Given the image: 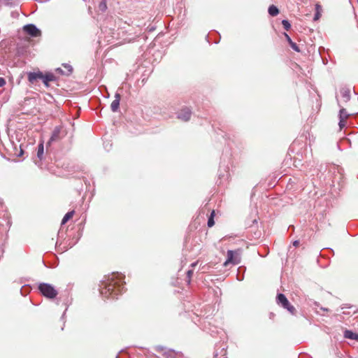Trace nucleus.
<instances>
[{
    "instance_id": "0eeeda50",
    "label": "nucleus",
    "mask_w": 358,
    "mask_h": 358,
    "mask_svg": "<svg viewBox=\"0 0 358 358\" xmlns=\"http://www.w3.org/2000/svg\"><path fill=\"white\" fill-rule=\"evenodd\" d=\"M191 115H192L191 110L189 108L185 107V108H182L178 113L177 117L182 121L187 122L190 119Z\"/></svg>"
},
{
    "instance_id": "2eb2a0df",
    "label": "nucleus",
    "mask_w": 358,
    "mask_h": 358,
    "mask_svg": "<svg viewBox=\"0 0 358 358\" xmlns=\"http://www.w3.org/2000/svg\"><path fill=\"white\" fill-rule=\"evenodd\" d=\"M63 66L66 69V71H64L60 68H58L57 69V71H58L59 73H60L62 75H69V74H71L72 73L73 68H72V66L71 65L67 64H63Z\"/></svg>"
},
{
    "instance_id": "4be33fe9",
    "label": "nucleus",
    "mask_w": 358,
    "mask_h": 358,
    "mask_svg": "<svg viewBox=\"0 0 358 358\" xmlns=\"http://www.w3.org/2000/svg\"><path fill=\"white\" fill-rule=\"evenodd\" d=\"M283 308L286 309L292 315H296V308L292 305H291L290 303H288V306H285Z\"/></svg>"
},
{
    "instance_id": "4468645a",
    "label": "nucleus",
    "mask_w": 358,
    "mask_h": 358,
    "mask_svg": "<svg viewBox=\"0 0 358 358\" xmlns=\"http://www.w3.org/2000/svg\"><path fill=\"white\" fill-rule=\"evenodd\" d=\"M344 337L358 341V334L354 333L350 330H345L344 331Z\"/></svg>"
},
{
    "instance_id": "473e14b6",
    "label": "nucleus",
    "mask_w": 358,
    "mask_h": 358,
    "mask_svg": "<svg viewBox=\"0 0 358 358\" xmlns=\"http://www.w3.org/2000/svg\"><path fill=\"white\" fill-rule=\"evenodd\" d=\"M6 1V3L8 5L13 4V0H5Z\"/></svg>"
},
{
    "instance_id": "b1692460",
    "label": "nucleus",
    "mask_w": 358,
    "mask_h": 358,
    "mask_svg": "<svg viewBox=\"0 0 358 358\" xmlns=\"http://www.w3.org/2000/svg\"><path fill=\"white\" fill-rule=\"evenodd\" d=\"M282 24L283 28L287 31L289 30L291 28V24L287 20H282Z\"/></svg>"
},
{
    "instance_id": "cd10ccee",
    "label": "nucleus",
    "mask_w": 358,
    "mask_h": 358,
    "mask_svg": "<svg viewBox=\"0 0 358 358\" xmlns=\"http://www.w3.org/2000/svg\"><path fill=\"white\" fill-rule=\"evenodd\" d=\"M6 85V80L2 78V77H0V87L4 86Z\"/></svg>"
},
{
    "instance_id": "9b49d317",
    "label": "nucleus",
    "mask_w": 358,
    "mask_h": 358,
    "mask_svg": "<svg viewBox=\"0 0 358 358\" xmlns=\"http://www.w3.org/2000/svg\"><path fill=\"white\" fill-rule=\"evenodd\" d=\"M56 76L52 73H48L46 74H43V77L42 81L45 87H49V82L55 81Z\"/></svg>"
},
{
    "instance_id": "bb28decb",
    "label": "nucleus",
    "mask_w": 358,
    "mask_h": 358,
    "mask_svg": "<svg viewBox=\"0 0 358 358\" xmlns=\"http://www.w3.org/2000/svg\"><path fill=\"white\" fill-rule=\"evenodd\" d=\"M320 16L321 13L320 12H315L313 20L316 21L320 19Z\"/></svg>"
},
{
    "instance_id": "1a4fd4ad",
    "label": "nucleus",
    "mask_w": 358,
    "mask_h": 358,
    "mask_svg": "<svg viewBox=\"0 0 358 358\" xmlns=\"http://www.w3.org/2000/svg\"><path fill=\"white\" fill-rule=\"evenodd\" d=\"M121 99V96L118 92L115 93V99L113 101L110 105V109L113 112L117 111L120 106V101Z\"/></svg>"
},
{
    "instance_id": "dca6fc26",
    "label": "nucleus",
    "mask_w": 358,
    "mask_h": 358,
    "mask_svg": "<svg viewBox=\"0 0 358 358\" xmlns=\"http://www.w3.org/2000/svg\"><path fill=\"white\" fill-rule=\"evenodd\" d=\"M268 14L272 16H276L279 13V9L274 5H271L268 9Z\"/></svg>"
},
{
    "instance_id": "2f4dec72",
    "label": "nucleus",
    "mask_w": 358,
    "mask_h": 358,
    "mask_svg": "<svg viewBox=\"0 0 358 358\" xmlns=\"http://www.w3.org/2000/svg\"><path fill=\"white\" fill-rule=\"evenodd\" d=\"M299 245V241L296 240L293 242V245L297 247Z\"/></svg>"
},
{
    "instance_id": "6e6552de",
    "label": "nucleus",
    "mask_w": 358,
    "mask_h": 358,
    "mask_svg": "<svg viewBox=\"0 0 358 358\" xmlns=\"http://www.w3.org/2000/svg\"><path fill=\"white\" fill-rule=\"evenodd\" d=\"M43 73L41 71L30 72L28 73V80L34 84L38 79L42 80Z\"/></svg>"
},
{
    "instance_id": "f03ea898",
    "label": "nucleus",
    "mask_w": 358,
    "mask_h": 358,
    "mask_svg": "<svg viewBox=\"0 0 358 358\" xmlns=\"http://www.w3.org/2000/svg\"><path fill=\"white\" fill-rule=\"evenodd\" d=\"M38 289L42 295L48 299H54L58 294L55 287L49 283H40L38 285Z\"/></svg>"
},
{
    "instance_id": "f257e3e1",
    "label": "nucleus",
    "mask_w": 358,
    "mask_h": 358,
    "mask_svg": "<svg viewBox=\"0 0 358 358\" xmlns=\"http://www.w3.org/2000/svg\"><path fill=\"white\" fill-rule=\"evenodd\" d=\"M124 275L118 273H113L110 275L105 276L99 284V292L102 297L116 299L124 290Z\"/></svg>"
},
{
    "instance_id": "f3484780",
    "label": "nucleus",
    "mask_w": 358,
    "mask_h": 358,
    "mask_svg": "<svg viewBox=\"0 0 358 358\" xmlns=\"http://www.w3.org/2000/svg\"><path fill=\"white\" fill-rule=\"evenodd\" d=\"M43 152H44V146H43V143L41 142L38 145V148H37V157L40 160H41L43 158Z\"/></svg>"
},
{
    "instance_id": "412c9836",
    "label": "nucleus",
    "mask_w": 358,
    "mask_h": 358,
    "mask_svg": "<svg viewBox=\"0 0 358 358\" xmlns=\"http://www.w3.org/2000/svg\"><path fill=\"white\" fill-rule=\"evenodd\" d=\"M214 216H215V211L213 210L210 213V217H208V220L207 224H208V227H212L215 224Z\"/></svg>"
},
{
    "instance_id": "9d476101",
    "label": "nucleus",
    "mask_w": 358,
    "mask_h": 358,
    "mask_svg": "<svg viewBox=\"0 0 358 358\" xmlns=\"http://www.w3.org/2000/svg\"><path fill=\"white\" fill-rule=\"evenodd\" d=\"M276 302L278 305H280L282 308L285 306H288V303H289L288 299L285 296V295L282 293H279L277 294Z\"/></svg>"
},
{
    "instance_id": "423d86ee",
    "label": "nucleus",
    "mask_w": 358,
    "mask_h": 358,
    "mask_svg": "<svg viewBox=\"0 0 358 358\" xmlns=\"http://www.w3.org/2000/svg\"><path fill=\"white\" fill-rule=\"evenodd\" d=\"M61 132H62L61 127L57 126V127H55V129L52 131V135L50 138V140L47 143V147L49 146L51 144V143L57 141L62 138V136Z\"/></svg>"
},
{
    "instance_id": "7ed1b4c3",
    "label": "nucleus",
    "mask_w": 358,
    "mask_h": 358,
    "mask_svg": "<svg viewBox=\"0 0 358 358\" xmlns=\"http://www.w3.org/2000/svg\"><path fill=\"white\" fill-rule=\"evenodd\" d=\"M227 258L225 262L224 263V266L228 265L229 264H232L234 265L238 264L241 262V250H229L227 254Z\"/></svg>"
},
{
    "instance_id": "39448f33",
    "label": "nucleus",
    "mask_w": 358,
    "mask_h": 358,
    "mask_svg": "<svg viewBox=\"0 0 358 358\" xmlns=\"http://www.w3.org/2000/svg\"><path fill=\"white\" fill-rule=\"evenodd\" d=\"M23 30L25 33L31 37H37L41 35V31L34 24H28L23 27Z\"/></svg>"
},
{
    "instance_id": "7c9ffc66",
    "label": "nucleus",
    "mask_w": 358,
    "mask_h": 358,
    "mask_svg": "<svg viewBox=\"0 0 358 358\" xmlns=\"http://www.w3.org/2000/svg\"><path fill=\"white\" fill-rule=\"evenodd\" d=\"M243 278H244L243 275H238V274L237 275V279H238V280H239V281H242V280H243Z\"/></svg>"
},
{
    "instance_id": "ddd939ff",
    "label": "nucleus",
    "mask_w": 358,
    "mask_h": 358,
    "mask_svg": "<svg viewBox=\"0 0 358 358\" xmlns=\"http://www.w3.org/2000/svg\"><path fill=\"white\" fill-rule=\"evenodd\" d=\"M284 35L285 36V38H286L287 41L288 42V43L291 46V48L294 51H296L297 52H299L301 50H300L299 47L296 45V43L292 41V40L291 39L290 36L287 34L285 33Z\"/></svg>"
},
{
    "instance_id": "aec40b11",
    "label": "nucleus",
    "mask_w": 358,
    "mask_h": 358,
    "mask_svg": "<svg viewBox=\"0 0 358 358\" xmlns=\"http://www.w3.org/2000/svg\"><path fill=\"white\" fill-rule=\"evenodd\" d=\"M99 10L101 12H105L107 10V3L106 0H102L98 6Z\"/></svg>"
},
{
    "instance_id": "f8f14e48",
    "label": "nucleus",
    "mask_w": 358,
    "mask_h": 358,
    "mask_svg": "<svg viewBox=\"0 0 358 358\" xmlns=\"http://www.w3.org/2000/svg\"><path fill=\"white\" fill-rule=\"evenodd\" d=\"M341 96L343 97L344 101L346 103L350 99V90L348 88L343 87L340 90Z\"/></svg>"
},
{
    "instance_id": "f704fd0d",
    "label": "nucleus",
    "mask_w": 358,
    "mask_h": 358,
    "mask_svg": "<svg viewBox=\"0 0 358 358\" xmlns=\"http://www.w3.org/2000/svg\"><path fill=\"white\" fill-rule=\"evenodd\" d=\"M357 3H358V0H357Z\"/></svg>"
},
{
    "instance_id": "72a5a7b5",
    "label": "nucleus",
    "mask_w": 358,
    "mask_h": 358,
    "mask_svg": "<svg viewBox=\"0 0 358 358\" xmlns=\"http://www.w3.org/2000/svg\"><path fill=\"white\" fill-rule=\"evenodd\" d=\"M197 265V262L191 264V267L194 268Z\"/></svg>"
},
{
    "instance_id": "393cba45",
    "label": "nucleus",
    "mask_w": 358,
    "mask_h": 358,
    "mask_svg": "<svg viewBox=\"0 0 358 358\" xmlns=\"http://www.w3.org/2000/svg\"><path fill=\"white\" fill-rule=\"evenodd\" d=\"M329 171H334V173H335V172H336V171H337V172H338V173L341 174V169H340V168H339V166H335V165H332V166H330V170H329Z\"/></svg>"
},
{
    "instance_id": "5701e85b",
    "label": "nucleus",
    "mask_w": 358,
    "mask_h": 358,
    "mask_svg": "<svg viewBox=\"0 0 358 358\" xmlns=\"http://www.w3.org/2000/svg\"><path fill=\"white\" fill-rule=\"evenodd\" d=\"M192 275H193V268L189 269L187 271V275H186V282H187L188 285L190 284V281H191Z\"/></svg>"
},
{
    "instance_id": "c756f323",
    "label": "nucleus",
    "mask_w": 358,
    "mask_h": 358,
    "mask_svg": "<svg viewBox=\"0 0 358 358\" xmlns=\"http://www.w3.org/2000/svg\"><path fill=\"white\" fill-rule=\"evenodd\" d=\"M322 10V7L319 4H316L315 6V12H320Z\"/></svg>"
},
{
    "instance_id": "a211bd4d",
    "label": "nucleus",
    "mask_w": 358,
    "mask_h": 358,
    "mask_svg": "<svg viewBox=\"0 0 358 358\" xmlns=\"http://www.w3.org/2000/svg\"><path fill=\"white\" fill-rule=\"evenodd\" d=\"M74 210H71L68 212L63 217L61 224H64L66 223L74 215Z\"/></svg>"
},
{
    "instance_id": "c85d7f7f",
    "label": "nucleus",
    "mask_w": 358,
    "mask_h": 358,
    "mask_svg": "<svg viewBox=\"0 0 358 358\" xmlns=\"http://www.w3.org/2000/svg\"><path fill=\"white\" fill-rule=\"evenodd\" d=\"M23 153H24V151L22 149V148L20 147L19 152H15V155H16L17 157H21V156H22Z\"/></svg>"
},
{
    "instance_id": "20e7f679",
    "label": "nucleus",
    "mask_w": 358,
    "mask_h": 358,
    "mask_svg": "<svg viewBox=\"0 0 358 358\" xmlns=\"http://www.w3.org/2000/svg\"><path fill=\"white\" fill-rule=\"evenodd\" d=\"M155 351L159 353H162L164 358H178V355L174 350L161 345L156 346Z\"/></svg>"
},
{
    "instance_id": "a878e982",
    "label": "nucleus",
    "mask_w": 358,
    "mask_h": 358,
    "mask_svg": "<svg viewBox=\"0 0 358 358\" xmlns=\"http://www.w3.org/2000/svg\"><path fill=\"white\" fill-rule=\"evenodd\" d=\"M346 120L339 119L338 125L341 129L345 127Z\"/></svg>"
},
{
    "instance_id": "6ab92c4d",
    "label": "nucleus",
    "mask_w": 358,
    "mask_h": 358,
    "mask_svg": "<svg viewBox=\"0 0 358 358\" xmlns=\"http://www.w3.org/2000/svg\"><path fill=\"white\" fill-rule=\"evenodd\" d=\"M350 116V114L348 113L346 110L343 108H341L339 111V119L346 120Z\"/></svg>"
}]
</instances>
